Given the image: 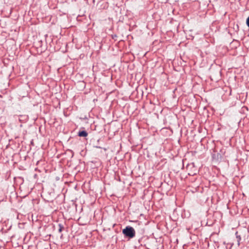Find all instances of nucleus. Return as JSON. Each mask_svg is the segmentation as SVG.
Masks as SVG:
<instances>
[{
	"instance_id": "1",
	"label": "nucleus",
	"mask_w": 249,
	"mask_h": 249,
	"mask_svg": "<svg viewBox=\"0 0 249 249\" xmlns=\"http://www.w3.org/2000/svg\"><path fill=\"white\" fill-rule=\"evenodd\" d=\"M122 232L125 237L133 238L135 236L136 232L134 229L130 226H127L123 230Z\"/></svg>"
},
{
	"instance_id": "2",
	"label": "nucleus",
	"mask_w": 249,
	"mask_h": 249,
	"mask_svg": "<svg viewBox=\"0 0 249 249\" xmlns=\"http://www.w3.org/2000/svg\"><path fill=\"white\" fill-rule=\"evenodd\" d=\"M28 119V117L27 115H19V122H25L27 121Z\"/></svg>"
},
{
	"instance_id": "3",
	"label": "nucleus",
	"mask_w": 249,
	"mask_h": 249,
	"mask_svg": "<svg viewBox=\"0 0 249 249\" xmlns=\"http://www.w3.org/2000/svg\"><path fill=\"white\" fill-rule=\"evenodd\" d=\"M88 135V133L85 130L79 131L78 133V136L79 137H86Z\"/></svg>"
},
{
	"instance_id": "4",
	"label": "nucleus",
	"mask_w": 249,
	"mask_h": 249,
	"mask_svg": "<svg viewBox=\"0 0 249 249\" xmlns=\"http://www.w3.org/2000/svg\"><path fill=\"white\" fill-rule=\"evenodd\" d=\"M235 234H236V238L237 239L238 245L239 246L240 245V242L241 239V236H240V235H238V232L237 231L236 232Z\"/></svg>"
},
{
	"instance_id": "5",
	"label": "nucleus",
	"mask_w": 249,
	"mask_h": 249,
	"mask_svg": "<svg viewBox=\"0 0 249 249\" xmlns=\"http://www.w3.org/2000/svg\"><path fill=\"white\" fill-rule=\"evenodd\" d=\"M58 227H59L58 231L59 232H61L62 231V230H63L64 227L61 224H59Z\"/></svg>"
},
{
	"instance_id": "6",
	"label": "nucleus",
	"mask_w": 249,
	"mask_h": 249,
	"mask_svg": "<svg viewBox=\"0 0 249 249\" xmlns=\"http://www.w3.org/2000/svg\"><path fill=\"white\" fill-rule=\"evenodd\" d=\"M246 24H247V26L249 27V17L247 19Z\"/></svg>"
}]
</instances>
